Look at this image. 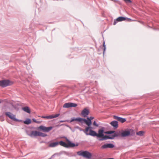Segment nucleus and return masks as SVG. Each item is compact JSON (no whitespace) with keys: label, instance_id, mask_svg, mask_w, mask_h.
I'll return each instance as SVG.
<instances>
[{"label":"nucleus","instance_id":"1","mask_svg":"<svg viewBox=\"0 0 159 159\" xmlns=\"http://www.w3.org/2000/svg\"><path fill=\"white\" fill-rule=\"evenodd\" d=\"M86 135H90L93 137L96 136L97 139L99 141H102L105 140L103 139L105 138V135L104 134V129L102 128L99 129L97 133L95 131L93 130L91 127H87L84 131Z\"/></svg>","mask_w":159,"mask_h":159},{"label":"nucleus","instance_id":"2","mask_svg":"<svg viewBox=\"0 0 159 159\" xmlns=\"http://www.w3.org/2000/svg\"><path fill=\"white\" fill-rule=\"evenodd\" d=\"M77 154L79 156H82L88 159H89L92 157V154L87 151H81L77 152Z\"/></svg>","mask_w":159,"mask_h":159},{"label":"nucleus","instance_id":"3","mask_svg":"<svg viewBox=\"0 0 159 159\" xmlns=\"http://www.w3.org/2000/svg\"><path fill=\"white\" fill-rule=\"evenodd\" d=\"M29 135L32 137L33 136H42V137H46L47 136V134H44L43 133L38 132L36 131H34L31 132V134H29Z\"/></svg>","mask_w":159,"mask_h":159},{"label":"nucleus","instance_id":"4","mask_svg":"<svg viewBox=\"0 0 159 159\" xmlns=\"http://www.w3.org/2000/svg\"><path fill=\"white\" fill-rule=\"evenodd\" d=\"M13 84V82L8 80H0V86L4 88L10 85Z\"/></svg>","mask_w":159,"mask_h":159},{"label":"nucleus","instance_id":"5","mask_svg":"<svg viewBox=\"0 0 159 159\" xmlns=\"http://www.w3.org/2000/svg\"><path fill=\"white\" fill-rule=\"evenodd\" d=\"M121 137V133L120 132H115V133L110 135H105V138L103 139H105V140L107 139H113L116 137Z\"/></svg>","mask_w":159,"mask_h":159},{"label":"nucleus","instance_id":"6","mask_svg":"<svg viewBox=\"0 0 159 159\" xmlns=\"http://www.w3.org/2000/svg\"><path fill=\"white\" fill-rule=\"evenodd\" d=\"M6 115L10 119L12 120L17 122H20L21 120H18L16 118V116L10 112H7L5 113Z\"/></svg>","mask_w":159,"mask_h":159},{"label":"nucleus","instance_id":"7","mask_svg":"<svg viewBox=\"0 0 159 159\" xmlns=\"http://www.w3.org/2000/svg\"><path fill=\"white\" fill-rule=\"evenodd\" d=\"M53 128L52 126H50L49 127H46L43 125H41L39 127V129L42 130L43 131L45 132H48Z\"/></svg>","mask_w":159,"mask_h":159},{"label":"nucleus","instance_id":"8","mask_svg":"<svg viewBox=\"0 0 159 159\" xmlns=\"http://www.w3.org/2000/svg\"><path fill=\"white\" fill-rule=\"evenodd\" d=\"M77 106L76 103H73L72 102H68L65 103L63 106L64 108H69L72 107H75Z\"/></svg>","mask_w":159,"mask_h":159},{"label":"nucleus","instance_id":"9","mask_svg":"<svg viewBox=\"0 0 159 159\" xmlns=\"http://www.w3.org/2000/svg\"><path fill=\"white\" fill-rule=\"evenodd\" d=\"M131 131L133 132V130L132 129H130V130H126L123 131L121 133V137H124L129 136L130 134Z\"/></svg>","mask_w":159,"mask_h":159},{"label":"nucleus","instance_id":"10","mask_svg":"<svg viewBox=\"0 0 159 159\" xmlns=\"http://www.w3.org/2000/svg\"><path fill=\"white\" fill-rule=\"evenodd\" d=\"M89 113L88 109L87 108H85L82 111L81 114L84 117H86L89 115Z\"/></svg>","mask_w":159,"mask_h":159},{"label":"nucleus","instance_id":"11","mask_svg":"<svg viewBox=\"0 0 159 159\" xmlns=\"http://www.w3.org/2000/svg\"><path fill=\"white\" fill-rule=\"evenodd\" d=\"M60 115V114H57L54 115H51L47 116H41V117L42 118H46L47 119H52L58 117Z\"/></svg>","mask_w":159,"mask_h":159},{"label":"nucleus","instance_id":"12","mask_svg":"<svg viewBox=\"0 0 159 159\" xmlns=\"http://www.w3.org/2000/svg\"><path fill=\"white\" fill-rule=\"evenodd\" d=\"M66 141L68 142V143L67 144L68 147L67 148H69L70 147H74L75 146H78V144H75V143H71L67 138L66 137L65 138Z\"/></svg>","mask_w":159,"mask_h":159},{"label":"nucleus","instance_id":"13","mask_svg":"<svg viewBox=\"0 0 159 159\" xmlns=\"http://www.w3.org/2000/svg\"><path fill=\"white\" fill-rule=\"evenodd\" d=\"M114 147V145L113 144L109 143L103 145L101 146V148L102 149H105L107 148H112Z\"/></svg>","mask_w":159,"mask_h":159},{"label":"nucleus","instance_id":"14","mask_svg":"<svg viewBox=\"0 0 159 159\" xmlns=\"http://www.w3.org/2000/svg\"><path fill=\"white\" fill-rule=\"evenodd\" d=\"M81 120L80 122L81 123H83V122H85V124L88 126V127H90V126L92 124V122L91 120H87L81 118Z\"/></svg>","mask_w":159,"mask_h":159},{"label":"nucleus","instance_id":"15","mask_svg":"<svg viewBox=\"0 0 159 159\" xmlns=\"http://www.w3.org/2000/svg\"><path fill=\"white\" fill-rule=\"evenodd\" d=\"M113 118L114 119L117 120L118 121H119L122 123L124 122L126 120V119L125 118L119 117L116 116H113Z\"/></svg>","mask_w":159,"mask_h":159},{"label":"nucleus","instance_id":"16","mask_svg":"<svg viewBox=\"0 0 159 159\" xmlns=\"http://www.w3.org/2000/svg\"><path fill=\"white\" fill-rule=\"evenodd\" d=\"M110 124L115 129H116L118 127V122L117 121H112L110 123Z\"/></svg>","mask_w":159,"mask_h":159},{"label":"nucleus","instance_id":"17","mask_svg":"<svg viewBox=\"0 0 159 159\" xmlns=\"http://www.w3.org/2000/svg\"><path fill=\"white\" fill-rule=\"evenodd\" d=\"M59 144L60 145L64 147L65 148H67L68 147L67 143H66L65 142L63 141H60L58 142Z\"/></svg>","mask_w":159,"mask_h":159},{"label":"nucleus","instance_id":"18","mask_svg":"<svg viewBox=\"0 0 159 159\" xmlns=\"http://www.w3.org/2000/svg\"><path fill=\"white\" fill-rule=\"evenodd\" d=\"M58 142H53L50 143L49 146L51 147H54L58 145Z\"/></svg>","mask_w":159,"mask_h":159},{"label":"nucleus","instance_id":"19","mask_svg":"<svg viewBox=\"0 0 159 159\" xmlns=\"http://www.w3.org/2000/svg\"><path fill=\"white\" fill-rule=\"evenodd\" d=\"M81 120V118L80 117H78L76 118L73 117L71 118L70 122H71L75 120H77L80 122Z\"/></svg>","mask_w":159,"mask_h":159},{"label":"nucleus","instance_id":"20","mask_svg":"<svg viewBox=\"0 0 159 159\" xmlns=\"http://www.w3.org/2000/svg\"><path fill=\"white\" fill-rule=\"evenodd\" d=\"M22 109L28 113H30V111L29 109V107H25L22 108Z\"/></svg>","mask_w":159,"mask_h":159},{"label":"nucleus","instance_id":"21","mask_svg":"<svg viewBox=\"0 0 159 159\" xmlns=\"http://www.w3.org/2000/svg\"><path fill=\"white\" fill-rule=\"evenodd\" d=\"M125 20H126V17L122 16L119 17L116 19V20H117V21H121Z\"/></svg>","mask_w":159,"mask_h":159},{"label":"nucleus","instance_id":"22","mask_svg":"<svg viewBox=\"0 0 159 159\" xmlns=\"http://www.w3.org/2000/svg\"><path fill=\"white\" fill-rule=\"evenodd\" d=\"M31 123V121L30 119H27L25 120L24 121V123L26 125H29Z\"/></svg>","mask_w":159,"mask_h":159},{"label":"nucleus","instance_id":"23","mask_svg":"<svg viewBox=\"0 0 159 159\" xmlns=\"http://www.w3.org/2000/svg\"><path fill=\"white\" fill-rule=\"evenodd\" d=\"M144 132L143 131H140L136 133V134L139 136H142L143 135Z\"/></svg>","mask_w":159,"mask_h":159},{"label":"nucleus","instance_id":"24","mask_svg":"<svg viewBox=\"0 0 159 159\" xmlns=\"http://www.w3.org/2000/svg\"><path fill=\"white\" fill-rule=\"evenodd\" d=\"M115 132V131H108L107 132H105V133L107 134H112L113 133H114Z\"/></svg>","mask_w":159,"mask_h":159},{"label":"nucleus","instance_id":"25","mask_svg":"<svg viewBox=\"0 0 159 159\" xmlns=\"http://www.w3.org/2000/svg\"><path fill=\"white\" fill-rule=\"evenodd\" d=\"M103 46L104 47V49H103V53L104 54L105 52L106 51V46L105 45V43L104 41L103 43Z\"/></svg>","mask_w":159,"mask_h":159},{"label":"nucleus","instance_id":"26","mask_svg":"<svg viewBox=\"0 0 159 159\" xmlns=\"http://www.w3.org/2000/svg\"><path fill=\"white\" fill-rule=\"evenodd\" d=\"M94 118V117L93 116H90V117H87V119H88V120H91L93 119Z\"/></svg>","mask_w":159,"mask_h":159},{"label":"nucleus","instance_id":"27","mask_svg":"<svg viewBox=\"0 0 159 159\" xmlns=\"http://www.w3.org/2000/svg\"><path fill=\"white\" fill-rule=\"evenodd\" d=\"M93 125L98 127V125L97 124L96 122V121H94L93 122Z\"/></svg>","mask_w":159,"mask_h":159},{"label":"nucleus","instance_id":"28","mask_svg":"<svg viewBox=\"0 0 159 159\" xmlns=\"http://www.w3.org/2000/svg\"><path fill=\"white\" fill-rule=\"evenodd\" d=\"M117 22V20H116H116H115L114 21L113 25H116Z\"/></svg>","mask_w":159,"mask_h":159},{"label":"nucleus","instance_id":"29","mask_svg":"<svg viewBox=\"0 0 159 159\" xmlns=\"http://www.w3.org/2000/svg\"><path fill=\"white\" fill-rule=\"evenodd\" d=\"M126 2L131 3V1L130 0H124Z\"/></svg>","mask_w":159,"mask_h":159},{"label":"nucleus","instance_id":"30","mask_svg":"<svg viewBox=\"0 0 159 159\" xmlns=\"http://www.w3.org/2000/svg\"><path fill=\"white\" fill-rule=\"evenodd\" d=\"M77 128L80 131H84L83 129H82L81 128L79 127H77Z\"/></svg>","mask_w":159,"mask_h":159},{"label":"nucleus","instance_id":"31","mask_svg":"<svg viewBox=\"0 0 159 159\" xmlns=\"http://www.w3.org/2000/svg\"><path fill=\"white\" fill-rule=\"evenodd\" d=\"M126 20H128L129 21H133V20H131L130 18H126Z\"/></svg>","mask_w":159,"mask_h":159},{"label":"nucleus","instance_id":"32","mask_svg":"<svg viewBox=\"0 0 159 159\" xmlns=\"http://www.w3.org/2000/svg\"><path fill=\"white\" fill-rule=\"evenodd\" d=\"M66 120H60L59 121V122L60 123H62V122H66Z\"/></svg>","mask_w":159,"mask_h":159},{"label":"nucleus","instance_id":"33","mask_svg":"<svg viewBox=\"0 0 159 159\" xmlns=\"http://www.w3.org/2000/svg\"><path fill=\"white\" fill-rule=\"evenodd\" d=\"M33 120L34 122L36 123L37 121L35 119H34V118L33 119Z\"/></svg>","mask_w":159,"mask_h":159},{"label":"nucleus","instance_id":"34","mask_svg":"<svg viewBox=\"0 0 159 159\" xmlns=\"http://www.w3.org/2000/svg\"><path fill=\"white\" fill-rule=\"evenodd\" d=\"M55 156V154H54V155H53L50 158H49L48 159H51V158H53Z\"/></svg>","mask_w":159,"mask_h":159},{"label":"nucleus","instance_id":"35","mask_svg":"<svg viewBox=\"0 0 159 159\" xmlns=\"http://www.w3.org/2000/svg\"><path fill=\"white\" fill-rule=\"evenodd\" d=\"M40 123V122L39 121H37L36 123Z\"/></svg>","mask_w":159,"mask_h":159},{"label":"nucleus","instance_id":"36","mask_svg":"<svg viewBox=\"0 0 159 159\" xmlns=\"http://www.w3.org/2000/svg\"><path fill=\"white\" fill-rule=\"evenodd\" d=\"M131 135H133V134H131Z\"/></svg>","mask_w":159,"mask_h":159}]
</instances>
